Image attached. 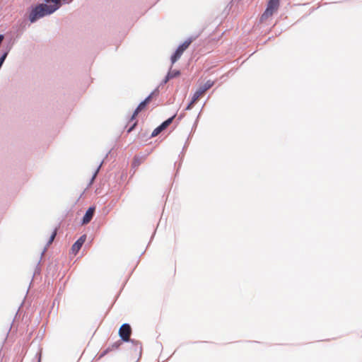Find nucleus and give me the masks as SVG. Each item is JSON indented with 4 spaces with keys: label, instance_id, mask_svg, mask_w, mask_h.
Masks as SVG:
<instances>
[{
    "label": "nucleus",
    "instance_id": "1",
    "mask_svg": "<svg viewBox=\"0 0 362 362\" xmlns=\"http://www.w3.org/2000/svg\"><path fill=\"white\" fill-rule=\"evenodd\" d=\"M47 4H41L33 8L29 15V20L34 23L37 19L54 12L60 6V0H45Z\"/></svg>",
    "mask_w": 362,
    "mask_h": 362
},
{
    "label": "nucleus",
    "instance_id": "2",
    "mask_svg": "<svg viewBox=\"0 0 362 362\" xmlns=\"http://www.w3.org/2000/svg\"><path fill=\"white\" fill-rule=\"evenodd\" d=\"M214 85V81L208 80L204 84L200 86L194 93L191 102L186 110H190L193 105L204 95V93Z\"/></svg>",
    "mask_w": 362,
    "mask_h": 362
},
{
    "label": "nucleus",
    "instance_id": "3",
    "mask_svg": "<svg viewBox=\"0 0 362 362\" xmlns=\"http://www.w3.org/2000/svg\"><path fill=\"white\" fill-rule=\"evenodd\" d=\"M280 6V0H268L267 8L260 18L261 22H266L274 13H276Z\"/></svg>",
    "mask_w": 362,
    "mask_h": 362
},
{
    "label": "nucleus",
    "instance_id": "4",
    "mask_svg": "<svg viewBox=\"0 0 362 362\" xmlns=\"http://www.w3.org/2000/svg\"><path fill=\"white\" fill-rule=\"evenodd\" d=\"M192 43L191 40H188L185 41L181 45L178 47L177 50L175 51V54L171 57V62L172 64H174L175 62H177L182 54H183L184 51L188 48L189 45Z\"/></svg>",
    "mask_w": 362,
    "mask_h": 362
},
{
    "label": "nucleus",
    "instance_id": "5",
    "mask_svg": "<svg viewBox=\"0 0 362 362\" xmlns=\"http://www.w3.org/2000/svg\"><path fill=\"white\" fill-rule=\"evenodd\" d=\"M132 334V328L128 324H123L119 329V335L124 341H129Z\"/></svg>",
    "mask_w": 362,
    "mask_h": 362
},
{
    "label": "nucleus",
    "instance_id": "6",
    "mask_svg": "<svg viewBox=\"0 0 362 362\" xmlns=\"http://www.w3.org/2000/svg\"><path fill=\"white\" fill-rule=\"evenodd\" d=\"M153 93H152L151 94H150L143 102H141L139 105L138 107H136V109L134 110L132 116V120L136 118V117L137 116V115L141 112L142 110H144L146 107V106L147 105V104H148L151 100V98H152V96H153Z\"/></svg>",
    "mask_w": 362,
    "mask_h": 362
},
{
    "label": "nucleus",
    "instance_id": "7",
    "mask_svg": "<svg viewBox=\"0 0 362 362\" xmlns=\"http://www.w3.org/2000/svg\"><path fill=\"white\" fill-rule=\"evenodd\" d=\"M86 239V235H83L76 240V242H75V243L71 247V252L73 254L76 255V253L80 250L82 245L85 243Z\"/></svg>",
    "mask_w": 362,
    "mask_h": 362
},
{
    "label": "nucleus",
    "instance_id": "8",
    "mask_svg": "<svg viewBox=\"0 0 362 362\" xmlns=\"http://www.w3.org/2000/svg\"><path fill=\"white\" fill-rule=\"evenodd\" d=\"M95 210V208L94 206H91L87 210L83 218V224H88L91 221L94 215Z\"/></svg>",
    "mask_w": 362,
    "mask_h": 362
},
{
    "label": "nucleus",
    "instance_id": "9",
    "mask_svg": "<svg viewBox=\"0 0 362 362\" xmlns=\"http://www.w3.org/2000/svg\"><path fill=\"white\" fill-rule=\"evenodd\" d=\"M180 75L179 71H170L168 72L166 78L165 80V82H167L169 79L175 78Z\"/></svg>",
    "mask_w": 362,
    "mask_h": 362
},
{
    "label": "nucleus",
    "instance_id": "10",
    "mask_svg": "<svg viewBox=\"0 0 362 362\" xmlns=\"http://www.w3.org/2000/svg\"><path fill=\"white\" fill-rule=\"evenodd\" d=\"M175 115L170 117L169 119H168L167 120H165V122H163L160 126V127L162 128L163 130H164L165 129H166L173 121L174 118H175Z\"/></svg>",
    "mask_w": 362,
    "mask_h": 362
},
{
    "label": "nucleus",
    "instance_id": "11",
    "mask_svg": "<svg viewBox=\"0 0 362 362\" xmlns=\"http://www.w3.org/2000/svg\"><path fill=\"white\" fill-rule=\"evenodd\" d=\"M144 159L141 157L135 156L133 159L132 166L134 168L138 167L142 162Z\"/></svg>",
    "mask_w": 362,
    "mask_h": 362
},
{
    "label": "nucleus",
    "instance_id": "12",
    "mask_svg": "<svg viewBox=\"0 0 362 362\" xmlns=\"http://www.w3.org/2000/svg\"><path fill=\"white\" fill-rule=\"evenodd\" d=\"M57 228H54V230L52 232L51 235L49 238V240L47 242V245H49L52 243V242L54 241V240L57 235Z\"/></svg>",
    "mask_w": 362,
    "mask_h": 362
},
{
    "label": "nucleus",
    "instance_id": "13",
    "mask_svg": "<svg viewBox=\"0 0 362 362\" xmlns=\"http://www.w3.org/2000/svg\"><path fill=\"white\" fill-rule=\"evenodd\" d=\"M162 131H163L162 129V128L160 127V126H158V127H156L152 132L151 134V136H156L157 135H158Z\"/></svg>",
    "mask_w": 362,
    "mask_h": 362
},
{
    "label": "nucleus",
    "instance_id": "14",
    "mask_svg": "<svg viewBox=\"0 0 362 362\" xmlns=\"http://www.w3.org/2000/svg\"><path fill=\"white\" fill-rule=\"evenodd\" d=\"M7 56V53H4L1 57H0V64L2 65L6 57Z\"/></svg>",
    "mask_w": 362,
    "mask_h": 362
},
{
    "label": "nucleus",
    "instance_id": "15",
    "mask_svg": "<svg viewBox=\"0 0 362 362\" xmlns=\"http://www.w3.org/2000/svg\"><path fill=\"white\" fill-rule=\"evenodd\" d=\"M136 122H135V123L133 124V126H132L131 128H129V129L128 130V132H131V131L134 128V127L136 126Z\"/></svg>",
    "mask_w": 362,
    "mask_h": 362
}]
</instances>
